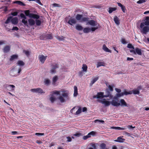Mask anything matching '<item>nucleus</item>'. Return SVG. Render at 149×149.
Returning a JSON list of instances; mask_svg holds the SVG:
<instances>
[{
    "label": "nucleus",
    "instance_id": "nucleus-13",
    "mask_svg": "<svg viewBox=\"0 0 149 149\" xmlns=\"http://www.w3.org/2000/svg\"><path fill=\"white\" fill-rule=\"evenodd\" d=\"M10 47L9 46L7 45L4 47L3 49V52L5 53H7L9 52L10 50Z\"/></svg>",
    "mask_w": 149,
    "mask_h": 149
},
{
    "label": "nucleus",
    "instance_id": "nucleus-26",
    "mask_svg": "<svg viewBox=\"0 0 149 149\" xmlns=\"http://www.w3.org/2000/svg\"><path fill=\"white\" fill-rule=\"evenodd\" d=\"M18 56L17 55L14 54L11 56L10 58V61H12L14 59H17Z\"/></svg>",
    "mask_w": 149,
    "mask_h": 149
},
{
    "label": "nucleus",
    "instance_id": "nucleus-17",
    "mask_svg": "<svg viewBox=\"0 0 149 149\" xmlns=\"http://www.w3.org/2000/svg\"><path fill=\"white\" fill-rule=\"evenodd\" d=\"M97 98H101L105 97L104 95V93L102 92H100L97 93Z\"/></svg>",
    "mask_w": 149,
    "mask_h": 149
},
{
    "label": "nucleus",
    "instance_id": "nucleus-25",
    "mask_svg": "<svg viewBox=\"0 0 149 149\" xmlns=\"http://www.w3.org/2000/svg\"><path fill=\"white\" fill-rule=\"evenodd\" d=\"M28 22L30 25H33L35 24V21L33 19H28Z\"/></svg>",
    "mask_w": 149,
    "mask_h": 149
},
{
    "label": "nucleus",
    "instance_id": "nucleus-45",
    "mask_svg": "<svg viewBox=\"0 0 149 149\" xmlns=\"http://www.w3.org/2000/svg\"><path fill=\"white\" fill-rule=\"evenodd\" d=\"M123 95H127L128 94H132V92L130 91L129 92H127V91H125L123 92H122Z\"/></svg>",
    "mask_w": 149,
    "mask_h": 149
},
{
    "label": "nucleus",
    "instance_id": "nucleus-60",
    "mask_svg": "<svg viewBox=\"0 0 149 149\" xmlns=\"http://www.w3.org/2000/svg\"><path fill=\"white\" fill-rule=\"evenodd\" d=\"M22 23H24V24L25 25H27V21L25 20V19H22Z\"/></svg>",
    "mask_w": 149,
    "mask_h": 149
},
{
    "label": "nucleus",
    "instance_id": "nucleus-11",
    "mask_svg": "<svg viewBox=\"0 0 149 149\" xmlns=\"http://www.w3.org/2000/svg\"><path fill=\"white\" fill-rule=\"evenodd\" d=\"M105 93L106 94L104 95V97H107L109 96L111 97H112V96L110 94V92L109 89H107L105 91Z\"/></svg>",
    "mask_w": 149,
    "mask_h": 149
},
{
    "label": "nucleus",
    "instance_id": "nucleus-30",
    "mask_svg": "<svg viewBox=\"0 0 149 149\" xmlns=\"http://www.w3.org/2000/svg\"><path fill=\"white\" fill-rule=\"evenodd\" d=\"M17 64L19 66H23L24 65V63L22 61L19 60L18 61Z\"/></svg>",
    "mask_w": 149,
    "mask_h": 149
},
{
    "label": "nucleus",
    "instance_id": "nucleus-2",
    "mask_svg": "<svg viewBox=\"0 0 149 149\" xmlns=\"http://www.w3.org/2000/svg\"><path fill=\"white\" fill-rule=\"evenodd\" d=\"M51 69L50 70V72L52 74L56 72V69L59 67L58 64H55V65H51Z\"/></svg>",
    "mask_w": 149,
    "mask_h": 149
},
{
    "label": "nucleus",
    "instance_id": "nucleus-31",
    "mask_svg": "<svg viewBox=\"0 0 149 149\" xmlns=\"http://www.w3.org/2000/svg\"><path fill=\"white\" fill-rule=\"evenodd\" d=\"M82 16V15L77 14L76 16V19L77 20H80L81 19Z\"/></svg>",
    "mask_w": 149,
    "mask_h": 149
},
{
    "label": "nucleus",
    "instance_id": "nucleus-51",
    "mask_svg": "<svg viewBox=\"0 0 149 149\" xmlns=\"http://www.w3.org/2000/svg\"><path fill=\"white\" fill-rule=\"evenodd\" d=\"M95 134V132L93 131H91L88 134V136H89L90 137H91V135L94 136Z\"/></svg>",
    "mask_w": 149,
    "mask_h": 149
},
{
    "label": "nucleus",
    "instance_id": "nucleus-24",
    "mask_svg": "<svg viewBox=\"0 0 149 149\" xmlns=\"http://www.w3.org/2000/svg\"><path fill=\"white\" fill-rule=\"evenodd\" d=\"M74 97H76L78 95L77 88L76 86H74Z\"/></svg>",
    "mask_w": 149,
    "mask_h": 149
},
{
    "label": "nucleus",
    "instance_id": "nucleus-54",
    "mask_svg": "<svg viewBox=\"0 0 149 149\" xmlns=\"http://www.w3.org/2000/svg\"><path fill=\"white\" fill-rule=\"evenodd\" d=\"M100 146L102 149H104L105 148L106 145L104 143H102L100 144Z\"/></svg>",
    "mask_w": 149,
    "mask_h": 149
},
{
    "label": "nucleus",
    "instance_id": "nucleus-61",
    "mask_svg": "<svg viewBox=\"0 0 149 149\" xmlns=\"http://www.w3.org/2000/svg\"><path fill=\"white\" fill-rule=\"evenodd\" d=\"M12 135H17L19 133L16 131H12L10 133Z\"/></svg>",
    "mask_w": 149,
    "mask_h": 149
},
{
    "label": "nucleus",
    "instance_id": "nucleus-22",
    "mask_svg": "<svg viewBox=\"0 0 149 149\" xmlns=\"http://www.w3.org/2000/svg\"><path fill=\"white\" fill-rule=\"evenodd\" d=\"M114 21L115 24L117 25H119L120 24L119 19L116 16L114 17Z\"/></svg>",
    "mask_w": 149,
    "mask_h": 149
},
{
    "label": "nucleus",
    "instance_id": "nucleus-5",
    "mask_svg": "<svg viewBox=\"0 0 149 149\" xmlns=\"http://www.w3.org/2000/svg\"><path fill=\"white\" fill-rule=\"evenodd\" d=\"M47 57V56H44L43 55L41 54L39 55L38 58L40 62L43 64L46 59Z\"/></svg>",
    "mask_w": 149,
    "mask_h": 149
},
{
    "label": "nucleus",
    "instance_id": "nucleus-10",
    "mask_svg": "<svg viewBox=\"0 0 149 149\" xmlns=\"http://www.w3.org/2000/svg\"><path fill=\"white\" fill-rule=\"evenodd\" d=\"M144 21V22H141V23H143L146 26H149V17H146Z\"/></svg>",
    "mask_w": 149,
    "mask_h": 149
},
{
    "label": "nucleus",
    "instance_id": "nucleus-50",
    "mask_svg": "<svg viewBox=\"0 0 149 149\" xmlns=\"http://www.w3.org/2000/svg\"><path fill=\"white\" fill-rule=\"evenodd\" d=\"M116 97H114V99H116L117 98V97H119L121 96H123L122 92L121 93H117L116 95Z\"/></svg>",
    "mask_w": 149,
    "mask_h": 149
},
{
    "label": "nucleus",
    "instance_id": "nucleus-8",
    "mask_svg": "<svg viewBox=\"0 0 149 149\" xmlns=\"http://www.w3.org/2000/svg\"><path fill=\"white\" fill-rule=\"evenodd\" d=\"M76 22V21L75 18L71 17L68 22V23L71 25H72V24H75Z\"/></svg>",
    "mask_w": 149,
    "mask_h": 149
},
{
    "label": "nucleus",
    "instance_id": "nucleus-6",
    "mask_svg": "<svg viewBox=\"0 0 149 149\" xmlns=\"http://www.w3.org/2000/svg\"><path fill=\"white\" fill-rule=\"evenodd\" d=\"M120 105L122 107H129V104H127L125 100L121 99L120 100Z\"/></svg>",
    "mask_w": 149,
    "mask_h": 149
},
{
    "label": "nucleus",
    "instance_id": "nucleus-40",
    "mask_svg": "<svg viewBox=\"0 0 149 149\" xmlns=\"http://www.w3.org/2000/svg\"><path fill=\"white\" fill-rule=\"evenodd\" d=\"M97 26L94 27H92L91 28V31H94L96 30L97 29L99 28L98 26H99V24H97Z\"/></svg>",
    "mask_w": 149,
    "mask_h": 149
},
{
    "label": "nucleus",
    "instance_id": "nucleus-7",
    "mask_svg": "<svg viewBox=\"0 0 149 149\" xmlns=\"http://www.w3.org/2000/svg\"><path fill=\"white\" fill-rule=\"evenodd\" d=\"M86 24H89L93 26H97L98 25L96 23L95 21L93 20H88Z\"/></svg>",
    "mask_w": 149,
    "mask_h": 149
},
{
    "label": "nucleus",
    "instance_id": "nucleus-55",
    "mask_svg": "<svg viewBox=\"0 0 149 149\" xmlns=\"http://www.w3.org/2000/svg\"><path fill=\"white\" fill-rule=\"evenodd\" d=\"M62 95L63 97L68 98V93H64L62 94Z\"/></svg>",
    "mask_w": 149,
    "mask_h": 149
},
{
    "label": "nucleus",
    "instance_id": "nucleus-42",
    "mask_svg": "<svg viewBox=\"0 0 149 149\" xmlns=\"http://www.w3.org/2000/svg\"><path fill=\"white\" fill-rule=\"evenodd\" d=\"M58 99L60 100L61 102L63 103L65 102V100L63 97L61 96H60L58 98Z\"/></svg>",
    "mask_w": 149,
    "mask_h": 149
},
{
    "label": "nucleus",
    "instance_id": "nucleus-58",
    "mask_svg": "<svg viewBox=\"0 0 149 149\" xmlns=\"http://www.w3.org/2000/svg\"><path fill=\"white\" fill-rule=\"evenodd\" d=\"M23 52L27 56H28L30 54V52L29 51L24 50L23 51Z\"/></svg>",
    "mask_w": 149,
    "mask_h": 149
},
{
    "label": "nucleus",
    "instance_id": "nucleus-29",
    "mask_svg": "<svg viewBox=\"0 0 149 149\" xmlns=\"http://www.w3.org/2000/svg\"><path fill=\"white\" fill-rule=\"evenodd\" d=\"M109 9L108 12L109 13H111L113 11L116 10H117V8H116L109 7Z\"/></svg>",
    "mask_w": 149,
    "mask_h": 149
},
{
    "label": "nucleus",
    "instance_id": "nucleus-18",
    "mask_svg": "<svg viewBox=\"0 0 149 149\" xmlns=\"http://www.w3.org/2000/svg\"><path fill=\"white\" fill-rule=\"evenodd\" d=\"M44 38L47 39H52L53 38L52 34H47L44 36Z\"/></svg>",
    "mask_w": 149,
    "mask_h": 149
},
{
    "label": "nucleus",
    "instance_id": "nucleus-32",
    "mask_svg": "<svg viewBox=\"0 0 149 149\" xmlns=\"http://www.w3.org/2000/svg\"><path fill=\"white\" fill-rule=\"evenodd\" d=\"M104 63L102 62H98L97 63V68H98L101 66H104Z\"/></svg>",
    "mask_w": 149,
    "mask_h": 149
},
{
    "label": "nucleus",
    "instance_id": "nucleus-1",
    "mask_svg": "<svg viewBox=\"0 0 149 149\" xmlns=\"http://www.w3.org/2000/svg\"><path fill=\"white\" fill-rule=\"evenodd\" d=\"M145 25L141 23L140 25V30L142 33L146 34L147 33L149 32V26H144Z\"/></svg>",
    "mask_w": 149,
    "mask_h": 149
},
{
    "label": "nucleus",
    "instance_id": "nucleus-12",
    "mask_svg": "<svg viewBox=\"0 0 149 149\" xmlns=\"http://www.w3.org/2000/svg\"><path fill=\"white\" fill-rule=\"evenodd\" d=\"M112 105L114 106L118 107L120 105V103H118L115 100H113L111 102Z\"/></svg>",
    "mask_w": 149,
    "mask_h": 149
},
{
    "label": "nucleus",
    "instance_id": "nucleus-19",
    "mask_svg": "<svg viewBox=\"0 0 149 149\" xmlns=\"http://www.w3.org/2000/svg\"><path fill=\"white\" fill-rule=\"evenodd\" d=\"M125 139L122 138L121 136H119L118 137L117 139L115 140V141L117 142L122 143L125 141Z\"/></svg>",
    "mask_w": 149,
    "mask_h": 149
},
{
    "label": "nucleus",
    "instance_id": "nucleus-53",
    "mask_svg": "<svg viewBox=\"0 0 149 149\" xmlns=\"http://www.w3.org/2000/svg\"><path fill=\"white\" fill-rule=\"evenodd\" d=\"M95 123H96L97 122H98L99 123H100L102 124H104V121L102 120H96L95 121Z\"/></svg>",
    "mask_w": 149,
    "mask_h": 149
},
{
    "label": "nucleus",
    "instance_id": "nucleus-43",
    "mask_svg": "<svg viewBox=\"0 0 149 149\" xmlns=\"http://www.w3.org/2000/svg\"><path fill=\"white\" fill-rule=\"evenodd\" d=\"M65 37H63V36H57L56 37V38L60 41H62L64 40V39Z\"/></svg>",
    "mask_w": 149,
    "mask_h": 149
},
{
    "label": "nucleus",
    "instance_id": "nucleus-63",
    "mask_svg": "<svg viewBox=\"0 0 149 149\" xmlns=\"http://www.w3.org/2000/svg\"><path fill=\"white\" fill-rule=\"evenodd\" d=\"M18 13L17 12H12L11 13V15L13 16H16L17 15Z\"/></svg>",
    "mask_w": 149,
    "mask_h": 149
},
{
    "label": "nucleus",
    "instance_id": "nucleus-16",
    "mask_svg": "<svg viewBox=\"0 0 149 149\" xmlns=\"http://www.w3.org/2000/svg\"><path fill=\"white\" fill-rule=\"evenodd\" d=\"M102 104H104L105 106H107L110 105V102L105 100V99H104L103 100L100 101Z\"/></svg>",
    "mask_w": 149,
    "mask_h": 149
},
{
    "label": "nucleus",
    "instance_id": "nucleus-4",
    "mask_svg": "<svg viewBox=\"0 0 149 149\" xmlns=\"http://www.w3.org/2000/svg\"><path fill=\"white\" fill-rule=\"evenodd\" d=\"M31 91L33 93H38L40 94L45 93V92L43 91L42 89L40 88H33L31 89Z\"/></svg>",
    "mask_w": 149,
    "mask_h": 149
},
{
    "label": "nucleus",
    "instance_id": "nucleus-33",
    "mask_svg": "<svg viewBox=\"0 0 149 149\" xmlns=\"http://www.w3.org/2000/svg\"><path fill=\"white\" fill-rule=\"evenodd\" d=\"M58 79V77L56 76H54L52 79V83L54 84Z\"/></svg>",
    "mask_w": 149,
    "mask_h": 149
},
{
    "label": "nucleus",
    "instance_id": "nucleus-49",
    "mask_svg": "<svg viewBox=\"0 0 149 149\" xmlns=\"http://www.w3.org/2000/svg\"><path fill=\"white\" fill-rule=\"evenodd\" d=\"M132 92L134 94H138L139 93V91L138 90H133Z\"/></svg>",
    "mask_w": 149,
    "mask_h": 149
},
{
    "label": "nucleus",
    "instance_id": "nucleus-35",
    "mask_svg": "<svg viewBox=\"0 0 149 149\" xmlns=\"http://www.w3.org/2000/svg\"><path fill=\"white\" fill-rule=\"evenodd\" d=\"M76 29L78 30L81 31L83 29V28L81 25H77L76 26Z\"/></svg>",
    "mask_w": 149,
    "mask_h": 149
},
{
    "label": "nucleus",
    "instance_id": "nucleus-20",
    "mask_svg": "<svg viewBox=\"0 0 149 149\" xmlns=\"http://www.w3.org/2000/svg\"><path fill=\"white\" fill-rule=\"evenodd\" d=\"M111 128L113 129H115L118 130H124L126 129V128L125 127H112Z\"/></svg>",
    "mask_w": 149,
    "mask_h": 149
},
{
    "label": "nucleus",
    "instance_id": "nucleus-3",
    "mask_svg": "<svg viewBox=\"0 0 149 149\" xmlns=\"http://www.w3.org/2000/svg\"><path fill=\"white\" fill-rule=\"evenodd\" d=\"M3 86L5 88L9 91L14 90L15 88V86L13 85H9L7 84H5Z\"/></svg>",
    "mask_w": 149,
    "mask_h": 149
},
{
    "label": "nucleus",
    "instance_id": "nucleus-56",
    "mask_svg": "<svg viewBox=\"0 0 149 149\" xmlns=\"http://www.w3.org/2000/svg\"><path fill=\"white\" fill-rule=\"evenodd\" d=\"M127 47L129 48L134 49V47L133 46L132 44L129 43L127 45Z\"/></svg>",
    "mask_w": 149,
    "mask_h": 149
},
{
    "label": "nucleus",
    "instance_id": "nucleus-41",
    "mask_svg": "<svg viewBox=\"0 0 149 149\" xmlns=\"http://www.w3.org/2000/svg\"><path fill=\"white\" fill-rule=\"evenodd\" d=\"M44 83L45 84L48 85L50 83V80L48 79H46L45 80Z\"/></svg>",
    "mask_w": 149,
    "mask_h": 149
},
{
    "label": "nucleus",
    "instance_id": "nucleus-28",
    "mask_svg": "<svg viewBox=\"0 0 149 149\" xmlns=\"http://www.w3.org/2000/svg\"><path fill=\"white\" fill-rule=\"evenodd\" d=\"M91 31V28L89 27H86L83 29V32L84 33H87Z\"/></svg>",
    "mask_w": 149,
    "mask_h": 149
},
{
    "label": "nucleus",
    "instance_id": "nucleus-34",
    "mask_svg": "<svg viewBox=\"0 0 149 149\" xmlns=\"http://www.w3.org/2000/svg\"><path fill=\"white\" fill-rule=\"evenodd\" d=\"M12 17H13L12 16H10L8 17V18L7 19L5 22V23L6 24H7L9 23L10 22H11L12 19Z\"/></svg>",
    "mask_w": 149,
    "mask_h": 149
},
{
    "label": "nucleus",
    "instance_id": "nucleus-48",
    "mask_svg": "<svg viewBox=\"0 0 149 149\" xmlns=\"http://www.w3.org/2000/svg\"><path fill=\"white\" fill-rule=\"evenodd\" d=\"M73 135L74 136H77V137H79L81 136H82V134L81 133L78 132V133H77L76 134H73Z\"/></svg>",
    "mask_w": 149,
    "mask_h": 149
},
{
    "label": "nucleus",
    "instance_id": "nucleus-15",
    "mask_svg": "<svg viewBox=\"0 0 149 149\" xmlns=\"http://www.w3.org/2000/svg\"><path fill=\"white\" fill-rule=\"evenodd\" d=\"M30 17L34 19H39L40 16L38 15L31 13Z\"/></svg>",
    "mask_w": 149,
    "mask_h": 149
},
{
    "label": "nucleus",
    "instance_id": "nucleus-47",
    "mask_svg": "<svg viewBox=\"0 0 149 149\" xmlns=\"http://www.w3.org/2000/svg\"><path fill=\"white\" fill-rule=\"evenodd\" d=\"M50 100L52 103H53L56 100V98L54 97L53 96H52L50 97Z\"/></svg>",
    "mask_w": 149,
    "mask_h": 149
},
{
    "label": "nucleus",
    "instance_id": "nucleus-57",
    "mask_svg": "<svg viewBox=\"0 0 149 149\" xmlns=\"http://www.w3.org/2000/svg\"><path fill=\"white\" fill-rule=\"evenodd\" d=\"M53 94L59 95L60 93V91H54L52 92Z\"/></svg>",
    "mask_w": 149,
    "mask_h": 149
},
{
    "label": "nucleus",
    "instance_id": "nucleus-21",
    "mask_svg": "<svg viewBox=\"0 0 149 149\" xmlns=\"http://www.w3.org/2000/svg\"><path fill=\"white\" fill-rule=\"evenodd\" d=\"M103 49L106 52L111 53V50H109L106 46L105 44H104L103 45Z\"/></svg>",
    "mask_w": 149,
    "mask_h": 149
},
{
    "label": "nucleus",
    "instance_id": "nucleus-52",
    "mask_svg": "<svg viewBox=\"0 0 149 149\" xmlns=\"http://www.w3.org/2000/svg\"><path fill=\"white\" fill-rule=\"evenodd\" d=\"M147 0H139L137 2V3L138 4H141L146 1Z\"/></svg>",
    "mask_w": 149,
    "mask_h": 149
},
{
    "label": "nucleus",
    "instance_id": "nucleus-39",
    "mask_svg": "<svg viewBox=\"0 0 149 149\" xmlns=\"http://www.w3.org/2000/svg\"><path fill=\"white\" fill-rule=\"evenodd\" d=\"M36 24L37 26H40L41 23V21L38 19H36L35 20Z\"/></svg>",
    "mask_w": 149,
    "mask_h": 149
},
{
    "label": "nucleus",
    "instance_id": "nucleus-36",
    "mask_svg": "<svg viewBox=\"0 0 149 149\" xmlns=\"http://www.w3.org/2000/svg\"><path fill=\"white\" fill-rule=\"evenodd\" d=\"M99 77H97L93 79L91 81L90 84L92 85L94 84L96 81H97Z\"/></svg>",
    "mask_w": 149,
    "mask_h": 149
},
{
    "label": "nucleus",
    "instance_id": "nucleus-59",
    "mask_svg": "<svg viewBox=\"0 0 149 149\" xmlns=\"http://www.w3.org/2000/svg\"><path fill=\"white\" fill-rule=\"evenodd\" d=\"M20 16L21 18H24V19H26V17L23 13H21L20 14Z\"/></svg>",
    "mask_w": 149,
    "mask_h": 149
},
{
    "label": "nucleus",
    "instance_id": "nucleus-23",
    "mask_svg": "<svg viewBox=\"0 0 149 149\" xmlns=\"http://www.w3.org/2000/svg\"><path fill=\"white\" fill-rule=\"evenodd\" d=\"M136 53L138 55H141L142 54L141 50V49H139L138 47H136Z\"/></svg>",
    "mask_w": 149,
    "mask_h": 149
},
{
    "label": "nucleus",
    "instance_id": "nucleus-62",
    "mask_svg": "<svg viewBox=\"0 0 149 149\" xmlns=\"http://www.w3.org/2000/svg\"><path fill=\"white\" fill-rule=\"evenodd\" d=\"M90 137V136H88V134L86 136H83V139L84 140H86Z\"/></svg>",
    "mask_w": 149,
    "mask_h": 149
},
{
    "label": "nucleus",
    "instance_id": "nucleus-64",
    "mask_svg": "<svg viewBox=\"0 0 149 149\" xmlns=\"http://www.w3.org/2000/svg\"><path fill=\"white\" fill-rule=\"evenodd\" d=\"M121 42L123 44H125L127 43V42L124 38L122 39Z\"/></svg>",
    "mask_w": 149,
    "mask_h": 149
},
{
    "label": "nucleus",
    "instance_id": "nucleus-9",
    "mask_svg": "<svg viewBox=\"0 0 149 149\" xmlns=\"http://www.w3.org/2000/svg\"><path fill=\"white\" fill-rule=\"evenodd\" d=\"M18 22V18L17 17H12L11 20V23L12 24L16 25Z\"/></svg>",
    "mask_w": 149,
    "mask_h": 149
},
{
    "label": "nucleus",
    "instance_id": "nucleus-38",
    "mask_svg": "<svg viewBox=\"0 0 149 149\" xmlns=\"http://www.w3.org/2000/svg\"><path fill=\"white\" fill-rule=\"evenodd\" d=\"M24 13L26 15L28 16L29 17H30V15L31 13H30V10H26L24 11Z\"/></svg>",
    "mask_w": 149,
    "mask_h": 149
},
{
    "label": "nucleus",
    "instance_id": "nucleus-14",
    "mask_svg": "<svg viewBox=\"0 0 149 149\" xmlns=\"http://www.w3.org/2000/svg\"><path fill=\"white\" fill-rule=\"evenodd\" d=\"M117 4L118 5V6L120 7L121 8L123 12V13H125V10H126V9L125 8V6L122 4L120 3H117Z\"/></svg>",
    "mask_w": 149,
    "mask_h": 149
},
{
    "label": "nucleus",
    "instance_id": "nucleus-37",
    "mask_svg": "<svg viewBox=\"0 0 149 149\" xmlns=\"http://www.w3.org/2000/svg\"><path fill=\"white\" fill-rule=\"evenodd\" d=\"M82 68L84 71L86 72L87 70L88 67L86 65L83 64Z\"/></svg>",
    "mask_w": 149,
    "mask_h": 149
},
{
    "label": "nucleus",
    "instance_id": "nucleus-27",
    "mask_svg": "<svg viewBox=\"0 0 149 149\" xmlns=\"http://www.w3.org/2000/svg\"><path fill=\"white\" fill-rule=\"evenodd\" d=\"M14 3H17L20 6H25V4L20 1H16L14 2Z\"/></svg>",
    "mask_w": 149,
    "mask_h": 149
},
{
    "label": "nucleus",
    "instance_id": "nucleus-44",
    "mask_svg": "<svg viewBox=\"0 0 149 149\" xmlns=\"http://www.w3.org/2000/svg\"><path fill=\"white\" fill-rule=\"evenodd\" d=\"M89 18L88 17H83L81 18V21L84 22H88L89 20Z\"/></svg>",
    "mask_w": 149,
    "mask_h": 149
},
{
    "label": "nucleus",
    "instance_id": "nucleus-46",
    "mask_svg": "<svg viewBox=\"0 0 149 149\" xmlns=\"http://www.w3.org/2000/svg\"><path fill=\"white\" fill-rule=\"evenodd\" d=\"M81 112V108L79 107L77 110V111L76 112L75 115H78Z\"/></svg>",
    "mask_w": 149,
    "mask_h": 149
}]
</instances>
